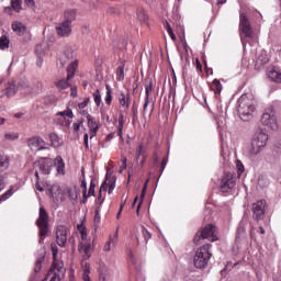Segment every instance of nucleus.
Instances as JSON below:
<instances>
[{"label": "nucleus", "instance_id": "bf43d9fd", "mask_svg": "<svg viewBox=\"0 0 281 281\" xmlns=\"http://www.w3.org/2000/svg\"><path fill=\"white\" fill-rule=\"evenodd\" d=\"M82 194H87V180L81 181Z\"/></svg>", "mask_w": 281, "mask_h": 281}, {"label": "nucleus", "instance_id": "de8ad7c7", "mask_svg": "<svg viewBox=\"0 0 281 281\" xmlns=\"http://www.w3.org/2000/svg\"><path fill=\"white\" fill-rule=\"evenodd\" d=\"M237 172H238V176L240 177V175H243V172H245V166H243V162L237 160Z\"/></svg>", "mask_w": 281, "mask_h": 281}, {"label": "nucleus", "instance_id": "c03bdc74", "mask_svg": "<svg viewBox=\"0 0 281 281\" xmlns=\"http://www.w3.org/2000/svg\"><path fill=\"white\" fill-rule=\"evenodd\" d=\"M11 196H12V189L8 190L2 195H0V203H3V201H8V199Z\"/></svg>", "mask_w": 281, "mask_h": 281}, {"label": "nucleus", "instance_id": "338daca9", "mask_svg": "<svg viewBox=\"0 0 281 281\" xmlns=\"http://www.w3.org/2000/svg\"><path fill=\"white\" fill-rule=\"evenodd\" d=\"M99 281H106V273L100 272V274H99Z\"/></svg>", "mask_w": 281, "mask_h": 281}, {"label": "nucleus", "instance_id": "4be33fe9", "mask_svg": "<svg viewBox=\"0 0 281 281\" xmlns=\"http://www.w3.org/2000/svg\"><path fill=\"white\" fill-rule=\"evenodd\" d=\"M87 120H88V128L89 130H99L100 128V124L90 114H87Z\"/></svg>", "mask_w": 281, "mask_h": 281}, {"label": "nucleus", "instance_id": "8fccbe9b", "mask_svg": "<svg viewBox=\"0 0 281 281\" xmlns=\"http://www.w3.org/2000/svg\"><path fill=\"white\" fill-rule=\"evenodd\" d=\"M89 102H90V99H89V98H86L82 102H80V103L78 104V108H79V109H87Z\"/></svg>", "mask_w": 281, "mask_h": 281}, {"label": "nucleus", "instance_id": "ea45409f", "mask_svg": "<svg viewBox=\"0 0 281 281\" xmlns=\"http://www.w3.org/2000/svg\"><path fill=\"white\" fill-rule=\"evenodd\" d=\"M21 0H11V8L15 10V12H21Z\"/></svg>", "mask_w": 281, "mask_h": 281}, {"label": "nucleus", "instance_id": "3c124183", "mask_svg": "<svg viewBox=\"0 0 281 281\" xmlns=\"http://www.w3.org/2000/svg\"><path fill=\"white\" fill-rule=\"evenodd\" d=\"M67 192H68V196H69V199H71V201H76V199H78V194H75L74 190L68 189Z\"/></svg>", "mask_w": 281, "mask_h": 281}, {"label": "nucleus", "instance_id": "58836bf2", "mask_svg": "<svg viewBox=\"0 0 281 281\" xmlns=\"http://www.w3.org/2000/svg\"><path fill=\"white\" fill-rule=\"evenodd\" d=\"M93 100H94V103L97 104V106H100L101 102H102V95L100 94V90H95L93 92Z\"/></svg>", "mask_w": 281, "mask_h": 281}, {"label": "nucleus", "instance_id": "a211bd4d", "mask_svg": "<svg viewBox=\"0 0 281 281\" xmlns=\"http://www.w3.org/2000/svg\"><path fill=\"white\" fill-rule=\"evenodd\" d=\"M76 69H78V61H72L67 67V80H71V78L76 76Z\"/></svg>", "mask_w": 281, "mask_h": 281}, {"label": "nucleus", "instance_id": "0eeeda50", "mask_svg": "<svg viewBox=\"0 0 281 281\" xmlns=\"http://www.w3.org/2000/svg\"><path fill=\"white\" fill-rule=\"evenodd\" d=\"M252 218L257 223L262 221L265 218V214L267 212V201L266 200H259L255 203H252Z\"/></svg>", "mask_w": 281, "mask_h": 281}, {"label": "nucleus", "instance_id": "cd10ccee", "mask_svg": "<svg viewBox=\"0 0 281 281\" xmlns=\"http://www.w3.org/2000/svg\"><path fill=\"white\" fill-rule=\"evenodd\" d=\"M49 139L54 148H58V146H60V137H58L55 133L49 134Z\"/></svg>", "mask_w": 281, "mask_h": 281}, {"label": "nucleus", "instance_id": "ddd939ff", "mask_svg": "<svg viewBox=\"0 0 281 281\" xmlns=\"http://www.w3.org/2000/svg\"><path fill=\"white\" fill-rule=\"evenodd\" d=\"M27 146L30 148H37L38 150H45L47 147V144L45 143V140L41 137H32L29 139L27 142Z\"/></svg>", "mask_w": 281, "mask_h": 281}, {"label": "nucleus", "instance_id": "72a5a7b5", "mask_svg": "<svg viewBox=\"0 0 281 281\" xmlns=\"http://www.w3.org/2000/svg\"><path fill=\"white\" fill-rule=\"evenodd\" d=\"M45 260V255L37 258L35 263V273H38L43 269V261Z\"/></svg>", "mask_w": 281, "mask_h": 281}, {"label": "nucleus", "instance_id": "7ed1b4c3", "mask_svg": "<svg viewBox=\"0 0 281 281\" xmlns=\"http://www.w3.org/2000/svg\"><path fill=\"white\" fill-rule=\"evenodd\" d=\"M269 142V135L262 130H258L255 133L251 145L248 147V157H256L260 155Z\"/></svg>", "mask_w": 281, "mask_h": 281}, {"label": "nucleus", "instance_id": "9b49d317", "mask_svg": "<svg viewBox=\"0 0 281 281\" xmlns=\"http://www.w3.org/2000/svg\"><path fill=\"white\" fill-rule=\"evenodd\" d=\"M56 32L58 36H61L63 38L71 35V24L67 22H61L56 25Z\"/></svg>", "mask_w": 281, "mask_h": 281}, {"label": "nucleus", "instance_id": "f257e3e1", "mask_svg": "<svg viewBox=\"0 0 281 281\" xmlns=\"http://www.w3.org/2000/svg\"><path fill=\"white\" fill-rule=\"evenodd\" d=\"M256 112V102L247 94H243L237 101V113L243 122H249Z\"/></svg>", "mask_w": 281, "mask_h": 281}, {"label": "nucleus", "instance_id": "dca6fc26", "mask_svg": "<svg viewBox=\"0 0 281 281\" xmlns=\"http://www.w3.org/2000/svg\"><path fill=\"white\" fill-rule=\"evenodd\" d=\"M80 251H83L85 252V260H89V258H91V251H93V245L91 243H86L85 245H82L80 248H79Z\"/></svg>", "mask_w": 281, "mask_h": 281}, {"label": "nucleus", "instance_id": "f3484780", "mask_svg": "<svg viewBox=\"0 0 281 281\" xmlns=\"http://www.w3.org/2000/svg\"><path fill=\"white\" fill-rule=\"evenodd\" d=\"M105 181H108V186H109L108 193L113 194V190H115V183L117 181V178L109 177V173H106Z\"/></svg>", "mask_w": 281, "mask_h": 281}, {"label": "nucleus", "instance_id": "f8f14e48", "mask_svg": "<svg viewBox=\"0 0 281 281\" xmlns=\"http://www.w3.org/2000/svg\"><path fill=\"white\" fill-rule=\"evenodd\" d=\"M261 123L263 124V126H268V128H271L272 131H276V128H278V123L276 122V116H273L269 113L262 114Z\"/></svg>", "mask_w": 281, "mask_h": 281}, {"label": "nucleus", "instance_id": "bb28decb", "mask_svg": "<svg viewBox=\"0 0 281 281\" xmlns=\"http://www.w3.org/2000/svg\"><path fill=\"white\" fill-rule=\"evenodd\" d=\"M106 89V94H105V103L111 106V102L113 100V95L111 93H113V90L111 89V86L106 85L105 86Z\"/></svg>", "mask_w": 281, "mask_h": 281}, {"label": "nucleus", "instance_id": "680f3d73", "mask_svg": "<svg viewBox=\"0 0 281 281\" xmlns=\"http://www.w3.org/2000/svg\"><path fill=\"white\" fill-rule=\"evenodd\" d=\"M24 2L27 5V8H34V5H35L34 0H24Z\"/></svg>", "mask_w": 281, "mask_h": 281}, {"label": "nucleus", "instance_id": "5701e85b", "mask_svg": "<svg viewBox=\"0 0 281 281\" xmlns=\"http://www.w3.org/2000/svg\"><path fill=\"white\" fill-rule=\"evenodd\" d=\"M119 102H120L121 106H125V109H128L130 102H131V97L128 94H124V92H122L119 98Z\"/></svg>", "mask_w": 281, "mask_h": 281}, {"label": "nucleus", "instance_id": "4468645a", "mask_svg": "<svg viewBox=\"0 0 281 281\" xmlns=\"http://www.w3.org/2000/svg\"><path fill=\"white\" fill-rule=\"evenodd\" d=\"M18 91H19V88L16 86V82L9 81L4 89V95H7V98H13V95H16Z\"/></svg>", "mask_w": 281, "mask_h": 281}, {"label": "nucleus", "instance_id": "f03ea898", "mask_svg": "<svg viewBox=\"0 0 281 281\" xmlns=\"http://www.w3.org/2000/svg\"><path fill=\"white\" fill-rule=\"evenodd\" d=\"M40 172L42 175H50L52 173V168H56L58 175H65V161H63V157L58 156L55 159L52 158H41L36 162Z\"/></svg>", "mask_w": 281, "mask_h": 281}, {"label": "nucleus", "instance_id": "a18cd8bd", "mask_svg": "<svg viewBox=\"0 0 281 281\" xmlns=\"http://www.w3.org/2000/svg\"><path fill=\"white\" fill-rule=\"evenodd\" d=\"M87 195L95 196V182H93V180L90 182V188H89Z\"/></svg>", "mask_w": 281, "mask_h": 281}, {"label": "nucleus", "instance_id": "2eb2a0df", "mask_svg": "<svg viewBox=\"0 0 281 281\" xmlns=\"http://www.w3.org/2000/svg\"><path fill=\"white\" fill-rule=\"evenodd\" d=\"M43 91V83L36 82L33 86H29L27 94L29 95H38Z\"/></svg>", "mask_w": 281, "mask_h": 281}, {"label": "nucleus", "instance_id": "473e14b6", "mask_svg": "<svg viewBox=\"0 0 281 281\" xmlns=\"http://www.w3.org/2000/svg\"><path fill=\"white\" fill-rule=\"evenodd\" d=\"M117 243V233L114 235V238H110V240L103 247V251H111V245H115Z\"/></svg>", "mask_w": 281, "mask_h": 281}, {"label": "nucleus", "instance_id": "c85d7f7f", "mask_svg": "<svg viewBox=\"0 0 281 281\" xmlns=\"http://www.w3.org/2000/svg\"><path fill=\"white\" fill-rule=\"evenodd\" d=\"M116 80H119V82H122V80H124V64L123 63H121V65L116 69Z\"/></svg>", "mask_w": 281, "mask_h": 281}, {"label": "nucleus", "instance_id": "6e6552de", "mask_svg": "<svg viewBox=\"0 0 281 281\" xmlns=\"http://www.w3.org/2000/svg\"><path fill=\"white\" fill-rule=\"evenodd\" d=\"M239 27L243 34H245L246 38H251L254 36L251 23L249 22V18H247L245 13L239 14Z\"/></svg>", "mask_w": 281, "mask_h": 281}, {"label": "nucleus", "instance_id": "393cba45", "mask_svg": "<svg viewBox=\"0 0 281 281\" xmlns=\"http://www.w3.org/2000/svg\"><path fill=\"white\" fill-rule=\"evenodd\" d=\"M9 166L10 159H8V156H0V172H3V170H8Z\"/></svg>", "mask_w": 281, "mask_h": 281}, {"label": "nucleus", "instance_id": "9d476101", "mask_svg": "<svg viewBox=\"0 0 281 281\" xmlns=\"http://www.w3.org/2000/svg\"><path fill=\"white\" fill-rule=\"evenodd\" d=\"M67 226L60 225L56 231V243L59 247H65L67 245Z\"/></svg>", "mask_w": 281, "mask_h": 281}, {"label": "nucleus", "instance_id": "412c9836", "mask_svg": "<svg viewBox=\"0 0 281 281\" xmlns=\"http://www.w3.org/2000/svg\"><path fill=\"white\" fill-rule=\"evenodd\" d=\"M150 93H153V79L148 78L145 80V98L149 100Z\"/></svg>", "mask_w": 281, "mask_h": 281}, {"label": "nucleus", "instance_id": "2f4dec72", "mask_svg": "<svg viewBox=\"0 0 281 281\" xmlns=\"http://www.w3.org/2000/svg\"><path fill=\"white\" fill-rule=\"evenodd\" d=\"M4 139L9 140V142H16V139H19V133L8 132L4 134Z\"/></svg>", "mask_w": 281, "mask_h": 281}, {"label": "nucleus", "instance_id": "5fc2aeb1", "mask_svg": "<svg viewBox=\"0 0 281 281\" xmlns=\"http://www.w3.org/2000/svg\"><path fill=\"white\" fill-rule=\"evenodd\" d=\"M166 166H168V158H162L161 165H160V172H164L166 170Z\"/></svg>", "mask_w": 281, "mask_h": 281}, {"label": "nucleus", "instance_id": "13d9d810", "mask_svg": "<svg viewBox=\"0 0 281 281\" xmlns=\"http://www.w3.org/2000/svg\"><path fill=\"white\" fill-rule=\"evenodd\" d=\"M106 190H109V183L105 181H103V183L101 184V188H100V192H106Z\"/></svg>", "mask_w": 281, "mask_h": 281}, {"label": "nucleus", "instance_id": "37998d69", "mask_svg": "<svg viewBox=\"0 0 281 281\" xmlns=\"http://www.w3.org/2000/svg\"><path fill=\"white\" fill-rule=\"evenodd\" d=\"M166 30L173 41H177V36L175 35V32L172 31V26H170V23L166 22Z\"/></svg>", "mask_w": 281, "mask_h": 281}, {"label": "nucleus", "instance_id": "423d86ee", "mask_svg": "<svg viewBox=\"0 0 281 281\" xmlns=\"http://www.w3.org/2000/svg\"><path fill=\"white\" fill-rule=\"evenodd\" d=\"M204 240H210L211 243H215L218 240V236H216V226L209 224L202 231L198 232L193 238L194 245H203Z\"/></svg>", "mask_w": 281, "mask_h": 281}, {"label": "nucleus", "instance_id": "aec40b11", "mask_svg": "<svg viewBox=\"0 0 281 281\" xmlns=\"http://www.w3.org/2000/svg\"><path fill=\"white\" fill-rule=\"evenodd\" d=\"M12 30L13 32H16L19 36H23V34L25 33V25H23V23L21 22H15L12 24Z\"/></svg>", "mask_w": 281, "mask_h": 281}, {"label": "nucleus", "instance_id": "79ce46f5", "mask_svg": "<svg viewBox=\"0 0 281 281\" xmlns=\"http://www.w3.org/2000/svg\"><path fill=\"white\" fill-rule=\"evenodd\" d=\"M82 124H85V119H79L76 123L72 124L75 133H78V131H80V126H82Z\"/></svg>", "mask_w": 281, "mask_h": 281}, {"label": "nucleus", "instance_id": "b1692460", "mask_svg": "<svg viewBox=\"0 0 281 281\" xmlns=\"http://www.w3.org/2000/svg\"><path fill=\"white\" fill-rule=\"evenodd\" d=\"M211 90L214 91V93H221L223 91V85H221V80L214 79L211 83Z\"/></svg>", "mask_w": 281, "mask_h": 281}, {"label": "nucleus", "instance_id": "e2e57ef3", "mask_svg": "<svg viewBox=\"0 0 281 281\" xmlns=\"http://www.w3.org/2000/svg\"><path fill=\"white\" fill-rule=\"evenodd\" d=\"M90 131V139H93L98 135L99 130H89Z\"/></svg>", "mask_w": 281, "mask_h": 281}, {"label": "nucleus", "instance_id": "4c0bfd02", "mask_svg": "<svg viewBox=\"0 0 281 281\" xmlns=\"http://www.w3.org/2000/svg\"><path fill=\"white\" fill-rule=\"evenodd\" d=\"M137 19H138V21H140V23H146V21H148V15H146V11L138 10L137 11Z\"/></svg>", "mask_w": 281, "mask_h": 281}, {"label": "nucleus", "instance_id": "c756f323", "mask_svg": "<svg viewBox=\"0 0 281 281\" xmlns=\"http://www.w3.org/2000/svg\"><path fill=\"white\" fill-rule=\"evenodd\" d=\"M57 116L60 115V117H69V120H74V111L71 109H66L65 111L57 112Z\"/></svg>", "mask_w": 281, "mask_h": 281}, {"label": "nucleus", "instance_id": "1a4fd4ad", "mask_svg": "<svg viewBox=\"0 0 281 281\" xmlns=\"http://www.w3.org/2000/svg\"><path fill=\"white\" fill-rule=\"evenodd\" d=\"M234 186H236L234 176L232 173H226L221 180V192H229V190H233Z\"/></svg>", "mask_w": 281, "mask_h": 281}, {"label": "nucleus", "instance_id": "603ef678", "mask_svg": "<svg viewBox=\"0 0 281 281\" xmlns=\"http://www.w3.org/2000/svg\"><path fill=\"white\" fill-rule=\"evenodd\" d=\"M136 155H137V159H139V157H144V145L138 146Z\"/></svg>", "mask_w": 281, "mask_h": 281}, {"label": "nucleus", "instance_id": "a878e982", "mask_svg": "<svg viewBox=\"0 0 281 281\" xmlns=\"http://www.w3.org/2000/svg\"><path fill=\"white\" fill-rule=\"evenodd\" d=\"M57 89H59V91H63V89H69V87H71V85L69 83V81L61 79L57 82H55Z\"/></svg>", "mask_w": 281, "mask_h": 281}, {"label": "nucleus", "instance_id": "20e7f679", "mask_svg": "<svg viewBox=\"0 0 281 281\" xmlns=\"http://www.w3.org/2000/svg\"><path fill=\"white\" fill-rule=\"evenodd\" d=\"M211 247L212 245L204 244L196 250L193 258V265L196 269H205L210 265V258H212V252H210Z\"/></svg>", "mask_w": 281, "mask_h": 281}, {"label": "nucleus", "instance_id": "09e8293b", "mask_svg": "<svg viewBox=\"0 0 281 281\" xmlns=\"http://www.w3.org/2000/svg\"><path fill=\"white\" fill-rule=\"evenodd\" d=\"M121 161H122V165H121L120 170H119L120 173H122V172H124V170H126V161H127L126 157L123 156L121 158Z\"/></svg>", "mask_w": 281, "mask_h": 281}, {"label": "nucleus", "instance_id": "052dcab7", "mask_svg": "<svg viewBox=\"0 0 281 281\" xmlns=\"http://www.w3.org/2000/svg\"><path fill=\"white\" fill-rule=\"evenodd\" d=\"M80 234H81V239L87 240V228L85 227L81 228Z\"/></svg>", "mask_w": 281, "mask_h": 281}, {"label": "nucleus", "instance_id": "a19ab883", "mask_svg": "<svg viewBox=\"0 0 281 281\" xmlns=\"http://www.w3.org/2000/svg\"><path fill=\"white\" fill-rule=\"evenodd\" d=\"M146 186L143 187V190H142V193H140V201L137 205V209H136V214H139V207H142V201H144V196H146Z\"/></svg>", "mask_w": 281, "mask_h": 281}, {"label": "nucleus", "instance_id": "4d7b16f0", "mask_svg": "<svg viewBox=\"0 0 281 281\" xmlns=\"http://www.w3.org/2000/svg\"><path fill=\"white\" fill-rule=\"evenodd\" d=\"M148 104H150V99L145 98V103L143 106V113H146V111H148Z\"/></svg>", "mask_w": 281, "mask_h": 281}, {"label": "nucleus", "instance_id": "6ab92c4d", "mask_svg": "<svg viewBox=\"0 0 281 281\" xmlns=\"http://www.w3.org/2000/svg\"><path fill=\"white\" fill-rule=\"evenodd\" d=\"M64 19H65V23H68L71 25V23H74V21H76V11L75 10H69L66 11L64 14Z\"/></svg>", "mask_w": 281, "mask_h": 281}, {"label": "nucleus", "instance_id": "6e6d98bb", "mask_svg": "<svg viewBox=\"0 0 281 281\" xmlns=\"http://www.w3.org/2000/svg\"><path fill=\"white\" fill-rule=\"evenodd\" d=\"M83 144L86 146V149L89 150V134L83 135Z\"/></svg>", "mask_w": 281, "mask_h": 281}, {"label": "nucleus", "instance_id": "f704fd0d", "mask_svg": "<svg viewBox=\"0 0 281 281\" xmlns=\"http://www.w3.org/2000/svg\"><path fill=\"white\" fill-rule=\"evenodd\" d=\"M89 273H91V267H89V265H86L83 267V273H82V280L83 281H91V278L89 277Z\"/></svg>", "mask_w": 281, "mask_h": 281}, {"label": "nucleus", "instance_id": "39448f33", "mask_svg": "<svg viewBox=\"0 0 281 281\" xmlns=\"http://www.w3.org/2000/svg\"><path fill=\"white\" fill-rule=\"evenodd\" d=\"M35 225L40 229L38 243L40 245H43L45 243V238H47V235L49 234V215L47 214V211H45V207H40V215Z\"/></svg>", "mask_w": 281, "mask_h": 281}, {"label": "nucleus", "instance_id": "69168bd1", "mask_svg": "<svg viewBox=\"0 0 281 281\" xmlns=\"http://www.w3.org/2000/svg\"><path fill=\"white\" fill-rule=\"evenodd\" d=\"M49 281H60V274L56 273L50 278Z\"/></svg>", "mask_w": 281, "mask_h": 281}, {"label": "nucleus", "instance_id": "864d4df0", "mask_svg": "<svg viewBox=\"0 0 281 281\" xmlns=\"http://www.w3.org/2000/svg\"><path fill=\"white\" fill-rule=\"evenodd\" d=\"M5 190V178L0 175V192Z\"/></svg>", "mask_w": 281, "mask_h": 281}, {"label": "nucleus", "instance_id": "0e129e2a", "mask_svg": "<svg viewBox=\"0 0 281 281\" xmlns=\"http://www.w3.org/2000/svg\"><path fill=\"white\" fill-rule=\"evenodd\" d=\"M44 103L45 104H53L54 103V99H52L50 97H46V98H44Z\"/></svg>", "mask_w": 281, "mask_h": 281}, {"label": "nucleus", "instance_id": "c9c22d12", "mask_svg": "<svg viewBox=\"0 0 281 281\" xmlns=\"http://www.w3.org/2000/svg\"><path fill=\"white\" fill-rule=\"evenodd\" d=\"M19 91L24 90L25 93H27L29 89H30V83L25 80L19 81L16 83Z\"/></svg>", "mask_w": 281, "mask_h": 281}, {"label": "nucleus", "instance_id": "49530a36", "mask_svg": "<svg viewBox=\"0 0 281 281\" xmlns=\"http://www.w3.org/2000/svg\"><path fill=\"white\" fill-rule=\"evenodd\" d=\"M142 234H143V236H144V238H145V243H148V240H150V238H151V234H150V232H148V229H146V227H144L143 226V231H142Z\"/></svg>", "mask_w": 281, "mask_h": 281}, {"label": "nucleus", "instance_id": "7c9ffc66", "mask_svg": "<svg viewBox=\"0 0 281 281\" xmlns=\"http://www.w3.org/2000/svg\"><path fill=\"white\" fill-rule=\"evenodd\" d=\"M8 47H10V40L8 36L2 35L0 37V49H8Z\"/></svg>", "mask_w": 281, "mask_h": 281}, {"label": "nucleus", "instance_id": "e433bc0d", "mask_svg": "<svg viewBox=\"0 0 281 281\" xmlns=\"http://www.w3.org/2000/svg\"><path fill=\"white\" fill-rule=\"evenodd\" d=\"M124 128V115H120L119 117V126H117V135L122 139V131Z\"/></svg>", "mask_w": 281, "mask_h": 281}, {"label": "nucleus", "instance_id": "774afa93", "mask_svg": "<svg viewBox=\"0 0 281 281\" xmlns=\"http://www.w3.org/2000/svg\"><path fill=\"white\" fill-rule=\"evenodd\" d=\"M274 150L278 155H281V144L276 145Z\"/></svg>", "mask_w": 281, "mask_h": 281}]
</instances>
